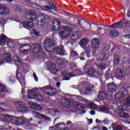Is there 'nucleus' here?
<instances>
[{
	"label": "nucleus",
	"instance_id": "obj_42",
	"mask_svg": "<svg viewBox=\"0 0 130 130\" xmlns=\"http://www.w3.org/2000/svg\"><path fill=\"white\" fill-rule=\"evenodd\" d=\"M62 75H63V76H65L69 77V76H70L71 78H72V77H75V74H74V73H68L66 71H63L62 72Z\"/></svg>",
	"mask_w": 130,
	"mask_h": 130
},
{
	"label": "nucleus",
	"instance_id": "obj_21",
	"mask_svg": "<svg viewBox=\"0 0 130 130\" xmlns=\"http://www.w3.org/2000/svg\"><path fill=\"white\" fill-rule=\"evenodd\" d=\"M71 102L69 99H63L61 100V101L60 103V105L62 107H69L70 105Z\"/></svg>",
	"mask_w": 130,
	"mask_h": 130
},
{
	"label": "nucleus",
	"instance_id": "obj_62",
	"mask_svg": "<svg viewBox=\"0 0 130 130\" xmlns=\"http://www.w3.org/2000/svg\"><path fill=\"white\" fill-rule=\"evenodd\" d=\"M63 80H65L66 81H69L70 79H71V77H68L67 76H64L62 78Z\"/></svg>",
	"mask_w": 130,
	"mask_h": 130
},
{
	"label": "nucleus",
	"instance_id": "obj_40",
	"mask_svg": "<svg viewBox=\"0 0 130 130\" xmlns=\"http://www.w3.org/2000/svg\"><path fill=\"white\" fill-rule=\"evenodd\" d=\"M100 110L102 111V112H104L105 113H109V109H108V107L104 106V107H100Z\"/></svg>",
	"mask_w": 130,
	"mask_h": 130
},
{
	"label": "nucleus",
	"instance_id": "obj_4",
	"mask_svg": "<svg viewBox=\"0 0 130 130\" xmlns=\"http://www.w3.org/2000/svg\"><path fill=\"white\" fill-rule=\"evenodd\" d=\"M29 48H32V50L35 54H39L41 56L43 54V49L42 45L40 44H33L31 46H28Z\"/></svg>",
	"mask_w": 130,
	"mask_h": 130
},
{
	"label": "nucleus",
	"instance_id": "obj_20",
	"mask_svg": "<svg viewBox=\"0 0 130 130\" xmlns=\"http://www.w3.org/2000/svg\"><path fill=\"white\" fill-rule=\"evenodd\" d=\"M84 72L90 76H93V77L97 76V71H96V69L94 68H89V69H87V70H84Z\"/></svg>",
	"mask_w": 130,
	"mask_h": 130
},
{
	"label": "nucleus",
	"instance_id": "obj_64",
	"mask_svg": "<svg viewBox=\"0 0 130 130\" xmlns=\"http://www.w3.org/2000/svg\"><path fill=\"white\" fill-rule=\"evenodd\" d=\"M127 17H130V9L127 10Z\"/></svg>",
	"mask_w": 130,
	"mask_h": 130
},
{
	"label": "nucleus",
	"instance_id": "obj_10",
	"mask_svg": "<svg viewBox=\"0 0 130 130\" xmlns=\"http://www.w3.org/2000/svg\"><path fill=\"white\" fill-rule=\"evenodd\" d=\"M100 46V40L98 39H93V40L91 41V48L93 49V50H97L99 48Z\"/></svg>",
	"mask_w": 130,
	"mask_h": 130
},
{
	"label": "nucleus",
	"instance_id": "obj_24",
	"mask_svg": "<svg viewBox=\"0 0 130 130\" xmlns=\"http://www.w3.org/2000/svg\"><path fill=\"white\" fill-rule=\"evenodd\" d=\"M16 78L20 83H24L25 81V77L23 76L21 73H18V70L16 72Z\"/></svg>",
	"mask_w": 130,
	"mask_h": 130
},
{
	"label": "nucleus",
	"instance_id": "obj_8",
	"mask_svg": "<svg viewBox=\"0 0 130 130\" xmlns=\"http://www.w3.org/2000/svg\"><path fill=\"white\" fill-rule=\"evenodd\" d=\"M25 18L27 20H29V21H36V14L35 13V11L31 10L27 11L25 13Z\"/></svg>",
	"mask_w": 130,
	"mask_h": 130
},
{
	"label": "nucleus",
	"instance_id": "obj_16",
	"mask_svg": "<svg viewBox=\"0 0 130 130\" xmlns=\"http://www.w3.org/2000/svg\"><path fill=\"white\" fill-rule=\"evenodd\" d=\"M0 117L4 120V121H7L10 122L13 120V117L10 115L1 114L0 115Z\"/></svg>",
	"mask_w": 130,
	"mask_h": 130
},
{
	"label": "nucleus",
	"instance_id": "obj_28",
	"mask_svg": "<svg viewBox=\"0 0 130 130\" xmlns=\"http://www.w3.org/2000/svg\"><path fill=\"white\" fill-rule=\"evenodd\" d=\"M30 108H31V109H33L34 110H37V111H39L40 110H42V108L41 107V106L35 103H32L30 105Z\"/></svg>",
	"mask_w": 130,
	"mask_h": 130
},
{
	"label": "nucleus",
	"instance_id": "obj_37",
	"mask_svg": "<svg viewBox=\"0 0 130 130\" xmlns=\"http://www.w3.org/2000/svg\"><path fill=\"white\" fill-rule=\"evenodd\" d=\"M33 98L34 99H36L37 101H40L42 100V96L38 93H36L33 94Z\"/></svg>",
	"mask_w": 130,
	"mask_h": 130
},
{
	"label": "nucleus",
	"instance_id": "obj_39",
	"mask_svg": "<svg viewBox=\"0 0 130 130\" xmlns=\"http://www.w3.org/2000/svg\"><path fill=\"white\" fill-rule=\"evenodd\" d=\"M93 92V89L91 87H87L85 90V94L86 95H91Z\"/></svg>",
	"mask_w": 130,
	"mask_h": 130
},
{
	"label": "nucleus",
	"instance_id": "obj_27",
	"mask_svg": "<svg viewBox=\"0 0 130 130\" xmlns=\"http://www.w3.org/2000/svg\"><path fill=\"white\" fill-rule=\"evenodd\" d=\"M122 67L123 69L125 71L128 70V69H129V60H126L122 61Z\"/></svg>",
	"mask_w": 130,
	"mask_h": 130
},
{
	"label": "nucleus",
	"instance_id": "obj_61",
	"mask_svg": "<svg viewBox=\"0 0 130 130\" xmlns=\"http://www.w3.org/2000/svg\"><path fill=\"white\" fill-rule=\"evenodd\" d=\"M30 50V49H23L22 50V52L23 53H28V51H29Z\"/></svg>",
	"mask_w": 130,
	"mask_h": 130
},
{
	"label": "nucleus",
	"instance_id": "obj_23",
	"mask_svg": "<svg viewBox=\"0 0 130 130\" xmlns=\"http://www.w3.org/2000/svg\"><path fill=\"white\" fill-rule=\"evenodd\" d=\"M89 42V40L87 39H82L79 42V45L82 47V48H85L86 46L88 45V43Z\"/></svg>",
	"mask_w": 130,
	"mask_h": 130
},
{
	"label": "nucleus",
	"instance_id": "obj_54",
	"mask_svg": "<svg viewBox=\"0 0 130 130\" xmlns=\"http://www.w3.org/2000/svg\"><path fill=\"white\" fill-rule=\"evenodd\" d=\"M124 25L126 26V28H130V23L129 21H125L124 23Z\"/></svg>",
	"mask_w": 130,
	"mask_h": 130
},
{
	"label": "nucleus",
	"instance_id": "obj_7",
	"mask_svg": "<svg viewBox=\"0 0 130 130\" xmlns=\"http://www.w3.org/2000/svg\"><path fill=\"white\" fill-rule=\"evenodd\" d=\"M42 91L49 95L50 96H53L56 94V90L52 87L49 86H46L41 88Z\"/></svg>",
	"mask_w": 130,
	"mask_h": 130
},
{
	"label": "nucleus",
	"instance_id": "obj_26",
	"mask_svg": "<svg viewBox=\"0 0 130 130\" xmlns=\"http://www.w3.org/2000/svg\"><path fill=\"white\" fill-rule=\"evenodd\" d=\"M7 39H8V37H7L6 35L1 34L0 36V45H2V46L5 45Z\"/></svg>",
	"mask_w": 130,
	"mask_h": 130
},
{
	"label": "nucleus",
	"instance_id": "obj_32",
	"mask_svg": "<svg viewBox=\"0 0 130 130\" xmlns=\"http://www.w3.org/2000/svg\"><path fill=\"white\" fill-rule=\"evenodd\" d=\"M92 64H93V62H92L91 61L88 60L87 63L84 66V71H88L89 69H91Z\"/></svg>",
	"mask_w": 130,
	"mask_h": 130
},
{
	"label": "nucleus",
	"instance_id": "obj_3",
	"mask_svg": "<svg viewBox=\"0 0 130 130\" xmlns=\"http://www.w3.org/2000/svg\"><path fill=\"white\" fill-rule=\"evenodd\" d=\"M72 32H73V28L69 26H67L62 28V30L60 31L59 35L61 39L63 40V39L69 38Z\"/></svg>",
	"mask_w": 130,
	"mask_h": 130
},
{
	"label": "nucleus",
	"instance_id": "obj_43",
	"mask_svg": "<svg viewBox=\"0 0 130 130\" xmlns=\"http://www.w3.org/2000/svg\"><path fill=\"white\" fill-rule=\"evenodd\" d=\"M88 106L90 109H97L98 108L97 105L94 103L88 104Z\"/></svg>",
	"mask_w": 130,
	"mask_h": 130
},
{
	"label": "nucleus",
	"instance_id": "obj_48",
	"mask_svg": "<svg viewBox=\"0 0 130 130\" xmlns=\"http://www.w3.org/2000/svg\"><path fill=\"white\" fill-rule=\"evenodd\" d=\"M33 31L34 35H35L37 37H39V36H41L40 31H38L36 30V29H34Z\"/></svg>",
	"mask_w": 130,
	"mask_h": 130
},
{
	"label": "nucleus",
	"instance_id": "obj_30",
	"mask_svg": "<svg viewBox=\"0 0 130 130\" xmlns=\"http://www.w3.org/2000/svg\"><path fill=\"white\" fill-rule=\"evenodd\" d=\"M101 58H100V61H106L107 60H108L109 58V55L104 53L101 54Z\"/></svg>",
	"mask_w": 130,
	"mask_h": 130
},
{
	"label": "nucleus",
	"instance_id": "obj_56",
	"mask_svg": "<svg viewBox=\"0 0 130 130\" xmlns=\"http://www.w3.org/2000/svg\"><path fill=\"white\" fill-rule=\"evenodd\" d=\"M10 81L11 82H16V77L15 76H11L10 77Z\"/></svg>",
	"mask_w": 130,
	"mask_h": 130
},
{
	"label": "nucleus",
	"instance_id": "obj_6",
	"mask_svg": "<svg viewBox=\"0 0 130 130\" xmlns=\"http://www.w3.org/2000/svg\"><path fill=\"white\" fill-rule=\"evenodd\" d=\"M119 115L120 117H122V118H128L129 117V115L128 113H125V111H127L128 110V108L126 106V105H120L119 107Z\"/></svg>",
	"mask_w": 130,
	"mask_h": 130
},
{
	"label": "nucleus",
	"instance_id": "obj_1",
	"mask_svg": "<svg viewBox=\"0 0 130 130\" xmlns=\"http://www.w3.org/2000/svg\"><path fill=\"white\" fill-rule=\"evenodd\" d=\"M120 92L116 93L115 98L116 100H122L123 97H125L128 94V84L126 82H122L119 86Z\"/></svg>",
	"mask_w": 130,
	"mask_h": 130
},
{
	"label": "nucleus",
	"instance_id": "obj_13",
	"mask_svg": "<svg viewBox=\"0 0 130 130\" xmlns=\"http://www.w3.org/2000/svg\"><path fill=\"white\" fill-rule=\"evenodd\" d=\"M15 107L18 109V110H20L21 112L23 111V109L24 111L27 110V106L26 105L23 104V103L21 102L16 103Z\"/></svg>",
	"mask_w": 130,
	"mask_h": 130
},
{
	"label": "nucleus",
	"instance_id": "obj_51",
	"mask_svg": "<svg viewBox=\"0 0 130 130\" xmlns=\"http://www.w3.org/2000/svg\"><path fill=\"white\" fill-rule=\"evenodd\" d=\"M13 59L14 61H16V62H19V61H20V57H19L18 56H14Z\"/></svg>",
	"mask_w": 130,
	"mask_h": 130
},
{
	"label": "nucleus",
	"instance_id": "obj_59",
	"mask_svg": "<svg viewBox=\"0 0 130 130\" xmlns=\"http://www.w3.org/2000/svg\"><path fill=\"white\" fill-rule=\"evenodd\" d=\"M92 129H93V130H101V128H100V126H94L92 128Z\"/></svg>",
	"mask_w": 130,
	"mask_h": 130
},
{
	"label": "nucleus",
	"instance_id": "obj_12",
	"mask_svg": "<svg viewBox=\"0 0 130 130\" xmlns=\"http://www.w3.org/2000/svg\"><path fill=\"white\" fill-rule=\"evenodd\" d=\"M108 90L111 93H114L115 91H117V85L114 83H108L107 85Z\"/></svg>",
	"mask_w": 130,
	"mask_h": 130
},
{
	"label": "nucleus",
	"instance_id": "obj_17",
	"mask_svg": "<svg viewBox=\"0 0 130 130\" xmlns=\"http://www.w3.org/2000/svg\"><path fill=\"white\" fill-rule=\"evenodd\" d=\"M123 19H122L121 21H119L118 22L115 23L114 24H112L111 25H110L108 26L109 28H112V29H117V28H123V26L121 23H122V20Z\"/></svg>",
	"mask_w": 130,
	"mask_h": 130
},
{
	"label": "nucleus",
	"instance_id": "obj_15",
	"mask_svg": "<svg viewBox=\"0 0 130 130\" xmlns=\"http://www.w3.org/2000/svg\"><path fill=\"white\" fill-rule=\"evenodd\" d=\"M52 26L55 31H58L60 26V21L58 19H54L52 21Z\"/></svg>",
	"mask_w": 130,
	"mask_h": 130
},
{
	"label": "nucleus",
	"instance_id": "obj_36",
	"mask_svg": "<svg viewBox=\"0 0 130 130\" xmlns=\"http://www.w3.org/2000/svg\"><path fill=\"white\" fill-rule=\"evenodd\" d=\"M55 68H56V65L53 62H49L48 64L47 68L48 69V70H49V71H50V72L54 70Z\"/></svg>",
	"mask_w": 130,
	"mask_h": 130
},
{
	"label": "nucleus",
	"instance_id": "obj_25",
	"mask_svg": "<svg viewBox=\"0 0 130 130\" xmlns=\"http://www.w3.org/2000/svg\"><path fill=\"white\" fill-rule=\"evenodd\" d=\"M116 75L118 77H120L121 78H124L125 77V72L121 69H117L116 71Z\"/></svg>",
	"mask_w": 130,
	"mask_h": 130
},
{
	"label": "nucleus",
	"instance_id": "obj_52",
	"mask_svg": "<svg viewBox=\"0 0 130 130\" xmlns=\"http://www.w3.org/2000/svg\"><path fill=\"white\" fill-rule=\"evenodd\" d=\"M58 72V70L54 68V69H53L52 71H51V74L55 75V76H57Z\"/></svg>",
	"mask_w": 130,
	"mask_h": 130
},
{
	"label": "nucleus",
	"instance_id": "obj_5",
	"mask_svg": "<svg viewBox=\"0 0 130 130\" xmlns=\"http://www.w3.org/2000/svg\"><path fill=\"white\" fill-rule=\"evenodd\" d=\"M50 17L47 15H42L37 20L38 24L41 27H44L46 23H50Z\"/></svg>",
	"mask_w": 130,
	"mask_h": 130
},
{
	"label": "nucleus",
	"instance_id": "obj_60",
	"mask_svg": "<svg viewBox=\"0 0 130 130\" xmlns=\"http://www.w3.org/2000/svg\"><path fill=\"white\" fill-rule=\"evenodd\" d=\"M96 75H98V76H102V75H103V72L102 71H98L96 73Z\"/></svg>",
	"mask_w": 130,
	"mask_h": 130
},
{
	"label": "nucleus",
	"instance_id": "obj_11",
	"mask_svg": "<svg viewBox=\"0 0 130 130\" xmlns=\"http://www.w3.org/2000/svg\"><path fill=\"white\" fill-rule=\"evenodd\" d=\"M32 113L34 116H36V117H37L38 118H42L45 120H50V119H51L50 117H47L46 115L41 114L38 112H36L35 111H32Z\"/></svg>",
	"mask_w": 130,
	"mask_h": 130
},
{
	"label": "nucleus",
	"instance_id": "obj_50",
	"mask_svg": "<svg viewBox=\"0 0 130 130\" xmlns=\"http://www.w3.org/2000/svg\"><path fill=\"white\" fill-rule=\"evenodd\" d=\"M32 126H33V124L28 122L26 125L25 127H26V128L28 129H31V128H32Z\"/></svg>",
	"mask_w": 130,
	"mask_h": 130
},
{
	"label": "nucleus",
	"instance_id": "obj_19",
	"mask_svg": "<svg viewBox=\"0 0 130 130\" xmlns=\"http://www.w3.org/2000/svg\"><path fill=\"white\" fill-rule=\"evenodd\" d=\"M23 26L28 30H30L31 28L34 27V23L32 21H24Z\"/></svg>",
	"mask_w": 130,
	"mask_h": 130
},
{
	"label": "nucleus",
	"instance_id": "obj_33",
	"mask_svg": "<svg viewBox=\"0 0 130 130\" xmlns=\"http://www.w3.org/2000/svg\"><path fill=\"white\" fill-rule=\"evenodd\" d=\"M4 92L7 93L10 92V90H9V89L5 85L0 83V92L4 93Z\"/></svg>",
	"mask_w": 130,
	"mask_h": 130
},
{
	"label": "nucleus",
	"instance_id": "obj_46",
	"mask_svg": "<svg viewBox=\"0 0 130 130\" xmlns=\"http://www.w3.org/2000/svg\"><path fill=\"white\" fill-rule=\"evenodd\" d=\"M73 107H74V108H75V109H78V110H79V109H81V107H82V106H81V104H75L73 105Z\"/></svg>",
	"mask_w": 130,
	"mask_h": 130
},
{
	"label": "nucleus",
	"instance_id": "obj_47",
	"mask_svg": "<svg viewBox=\"0 0 130 130\" xmlns=\"http://www.w3.org/2000/svg\"><path fill=\"white\" fill-rule=\"evenodd\" d=\"M125 101L127 106L130 107V96H128L126 99H125Z\"/></svg>",
	"mask_w": 130,
	"mask_h": 130
},
{
	"label": "nucleus",
	"instance_id": "obj_22",
	"mask_svg": "<svg viewBox=\"0 0 130 130\" xmlns=\"http://www.w3.org/2000/svg\"><path fill=\"white\" fill-rule=\"evenodd\" d=\"M106 97H107V93H106V91H103L102 90L99 91L98 96V99H99V100L103 101L105 98H106Z\"/></svg>",
	"mask_w": 130,
	"mask_h": 130
},
{
	"label": "nucleus",
	"instance_id": "obj_55",
	"mask_svg": "<svg viewBox=\"0 0 130 130\" xmlns=\"http://www.w3.org/2000/svg\"><path fill=\"white\" fill-rule=\"evenodd\" d=\"M52 111L54 113H56V112H58L59 113V112L57 110H54L53 109H49V112H51Z\"/></svg>",
	"mask_w": 130,
	"mask_h": 130
},
{
	"label": "nucleus",
	"instance_id": "obj_31",
	"mask_svg": "<svg viewBox=\"0 0 130 130\" xmlns=\"http://www.w3.org/2000/svg\"><path fill=\"white\" fill-rule=\"evenodd\" d=\"M57 63L60 68H64L66 67V60H64L62 59L59 58L57 60Z\"/></svg>",
	"mask_w": 130,
	"mask_h": 130
},
{
	"label": "nucleus",
	"instance_id": "obj_41",
	"mask_svg": "<svg viewBox=\"0 0 130 130\" xmlns=\"http://www.w3.org/2000/svg\"><path fill=\"white\" fill-rule=\"evenodd\" d=\"M96 66L101 71H103V70H105L106 69V64L105 63H99L96 64Z\"/></svg>",
	"mask_w": 130,
	"mask_h": 130
},
{
	"label": "nucleus",
	"instance_id": "obj_29",
	"mask_svg": "<svg viewBox=\"0 0 130 130\" xmlns=\"http://www.w3.org/2000/svg\"><path fill=\"white\" fill-rule=\"evenodd\" d=\"M3 59L5 61L10 62L12 61V57H11V54L5 53L3 54Z\"/></svg>",
	"mask_w": 130,
	"mask_h": 130
},
{
	"label": "nucleus",
	"instance_id": "obj_14",
	"mask_svg": "<svg viewBox=\"0 0 130 130\" xmlns=\"http://www.w3.org/2000/svg\"><path fill=\"white\" fill-rule=\"evenodd\" d=\"M0 15H10V10L5 5H0Z\"/></svg>",
	"mask_w": 130,
	"mask_h": 130
},
{
	"label": "nucleus",
	"instance_id": "obj_44",
	"mask_svg": "<svg viewBox=\"0 0 130 130\" xmlns=\"http://www.w3.org/2000/svg\"><path fill=\"white\" fill-rule=\"evenodd\" d=\"M70 53L71 57H78V56L79 55L78 53H77V51L74 50H72Z\"/></svg>",
	"mask_w": 130,
	"mask_h": 130
},
{
	"label": "nucleus",
	"instance_id": "obj_9",
	"mask_svg": "<svg viewBox=\"0 0 130 130\" xmlns=\"http://www.w3.org/2000/svg\"><path fill=\"white\" fill-rule=\"evenodd\" d=\"M120 61V55H119V53L118 52H115L114 54L113 58V62L114 67H116V66H118L119 64V62Z\"/></svg>",
	"mask_w": 130,
	"mask_h": 130
},
{
	"label": "nucleus",
	"instance_id": "obj_18",
	"mask_svg": "<svg viewBox=\"0 0 130 130\" xmlns=\"http://www.w3.org/2000/svg\"><path fill=\"white\" fill-rule=\"evenodd\" d=\"M81 36H82V35H81L80 32L75 31L72 34L71 39L73 40V41H76L78 39H80Z\"/></svg>",
	"mask_w": 130,
	"mask_h": 130
},
{
	"label": "nucleus",
	"instance_id": "obj_53",
	"mask_svg": "<svg viewBox=\"0 0 130 130\" xmlns=\"http://www.w3.org/2000/svg\"><path fill=\"white\" fill-rule=\"evenodd\" d=\"M106 79H108L109 77H110V73L109 72V71H107L106 72V74H105Z\"/></svg>",
	"mask_w": 130,
	"mask_h": 130
},
{
	"label": "nucleus",
	"instance_id": "obj_38",
	"mask_svg": "<svg viewBox=\"0 0 130 130\" xmlns=\"http://www.w3.org/2000/svg\"><path fill=\"white\" fill-rule=\"evenodd\" d=\"M57 51L59 55H64V49L63 46L59 47L57 48Z\"/></svg>",
	"mask_w": 130,
	"mask_h": 130
},
{
	"label": "nucleus",
	"instance_id": "obj_2",
	"mask_svg": "<svg viewBox=\"0 0 130 130\" xmlns=\"http://www.w3.org/2000/svg\"><path fill=\"white\" fill-rule=\"evenodd\" d=\"M43 45L45 46V50L48 52H51L55 49V41L50 38H45L43 42Z\"/></svg>",
	"mask_w": 130,
	"mask_h": 130
},
{
	"label": "nucleus",
	"instance_id": "obj_35",
	"mask_svg": "<svg viewBox=\"0 0 130 130\" xmlns=\"http://www.w3.org/2000/svg\"><path fill=\"white\" fill-rule=\"evenodd\" d=\"M25 122V120L23 119V117H18L17 119L15 121V123H16V124H18V125L20 124H24Z\"/></svg>",
	"mask_w": 130,
	"mask_h": 130
},
{
	"label": "nucleus",
	"instance_id": "obj_45",
	"mask_svg": "<svg viewBox=\"0 0 130 130\" xmlns=\"http://www.w3.org/2000/svg\"><path fill=\"white\" fill-rule=\"evenodd\" d=\"M83 48L84 49V50H85L86 53H89L90 51H91V47H90V46L85 47Z\"/></svg>",
	"mask_w": 130,
	"mask_h": 130
},
{
	"label": "nucleus",
	"instance_id": "obj_63",
	"mask_svg": "<svg viewBox=\"0 0 130 130\" xmlns=\"http://www.w3.org/2000/svg\"><path fill=\"white\" fill-rule=\"evenodd\" d=\"M125 37L127 39H130V34H126L125 35Z\"/></svg>",
	"mask_w": 130,
	"mask_h": 130
},
{
	"label": "nucleus",
	"instance_id": "obj_34",
	"mask_svg": "<svg viewBox=\"0 0 130 130\" xmlns=\"http://www.w3.org/2000/svg\"><path fill=\"white\" fill-rule=\"evenodd\" d=\"M111 127L113 130H122L123 129L122 126L120 125H115V123H112L111 124Z\"/></svg>",
	"mask_w": 130,
	"mask_h": 130
},
{
	"label": "nucleus",
	"instance_id": "obj_49",
	"mask_svg": "<svg viewBox=\"0 0 130 130\" xmlns=\"http://www.w3.org/2000/svg\"><path fill=\"white\" fill-rule=\"evenodd\" d=\"M110 35L113 36V37H116L117 36V32L115 31V30H112L110 32Z\"/></svg>",
	"mask_w": 130,
	"mask_h": 130
},
{
	"label": "nucleus",
	"instance_id": "obj_57",
	"mask_svg": "<svg viewBox=\"0 0 130 130\" xmlns=\"http://www.w3.org/2000/svg\"><path fill=\"white\" fill-rule=\"evenodd\" d=\"M4 107H5V104H4L3 103H0V109H2V110H5Z\"/></svg>",
	"mask_w": 130,
	"mask_h": 130
},
{
	"label": "nucleus",
	"instance_id": "obj_58",
	"mask_svg": "<svg viewBox=\"0 0 130 130\" xmlns=\"http://www.w3.org/2000/svg\"><path fill=\"white\" fill-rule=\"evenodd\" d=\"M43 8H45V9H47V10H49L50 11L52 10V8L48 7V5L44 6Z\"/></svg>",
	"mask_w": 130,
	"mask_h": 130
}]
</instances>
